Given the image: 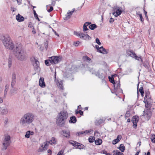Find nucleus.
<instances>
[{
	"instance_id": "1",
	"label": "nucleus",
	"mask_w": 155,
	"mask_h": 155,
	"mask_svg": "<svg viewBox=\"0 0 155 155\" xmlns=\"http://www.w3.org/2000/svg\"><path fill=\"white\" fill-rule=\"evenodd\" d=\"M13 52L15 57L19 60L23 61L25 60L27 58V54L23 48L22 44L20 43H17L15 45Z\"/></svg>"
},
{
	"instance_id": "2",
	"label": "nucleus",
	"mask_w": 155,
	"mask_h": 155,
	"mask_svg": "<svg viewBox=\"0 0 155 155\" xmlns=\"http://www.w3.org/2000/svg\"><path fill=\"white\" fill-rule=\"evenodd\" d=\"M0 39L6 49L12 50L15 48L12 40L9 35H0Z\"/></svg>"
},
{
	"instance_id": "3",
	"label": "nucleus",
	"mask_w": 155,
	"mask_h": 155,
	"mask_svg": "<svg viewBox=\"0 0 155 155\" xmlns=\"http://www.w3.org/2000/svg\"><path fill=\"white\" fill-rule=\"evenodd\" d=\"M34 115L31 112H28L24 114L20 120V124L23 126H27L30 124L34 121Z\"/></svg>"
},
{
	"instance_id": "4",
	"label": "nucleus",
	"mask_w": 155,
	"mask_h": 155,
	"mask_svg": "<svg viewBox=\"0 0 155 155\" xmlns=\"http://www.w3.org/2000/svg\"><path fill=\"white\" fill-rule=\"evenodd\" d=\"M68 116V114L66 111L64 110L60 112L57 117L56 123L57 125L60 127L64 126Z\"/></svg>"
},
{
	"instance_id": "5",
	"label": "nucleus",
	"mask_w": 155,
	"mask_h": 155,
	"mask_svg": "<svg viewBox=\"0 0 155 155\" xmlns=\"http://www.w3.org/2000/svg\"><path fill=\"white\" fill-rule=\"evenodd\" d=\"M90 71L92 72V74H94L96 76L102 80L103 83L106 82V79H107V75L105 71L103 70H99L97 72L93 71V69H91Z\"/></svg>"
},
{
	"instance_id": "6",
	"label": "nucleus",
	"mask_w": 155,
	"mask_h": 155,
	"mask_svg": "<svg viewBox=\"0 0 155 155\" xmlns=\"http://www.w3.org/2000/svg\"><path fill=\"white\" fill-rule=\"evenodd\" d=\"M74 34L83 39L89 40L91 39V37L89 36L87 34H85L83 33H80L76 31H74Z\"/></svg>"
},
{
	"instance_id": "7",
	"label": "nucleus",
	"mask_w": 155,
	"mask_h": 155,
	"mask_svg": "<svg viewBox=\"0 0 155 155\" xmlns=\"http://www.w3.org/2000/svg\"><path fill=\"white\" fill-rule=\"evenodd\" d=\"M127 54L129 56H130L133 58H134L136 59L140 60V59L142 61V60L140 57H138L136 54L131 50H128L127 51Z\"/></svg>"
},
{
	"instance_id": "8",
	"label": "nucleus",
	"mask_w": 155,
	"mask_h": 155,
	"mask_svg": "<svg viewBox=\"0 0 155 155\" xmlns=\"http://www.w3.org/2000/svg\"><path fill=\"white\" fill-rule=\"evenodd\" d=\"M61 59L59 57L53 56L49 58L50 63L51 64H56L59 63Z\"/></svg>"
},
{
	"instance_id": "9",
	"label": "nucleus",
	"mask_w": 155,
	"mask_h": 155,
	"mask_svg": "<svg viewBox=\"0 0 155 155\" xmlns=\"http://www.w3.org/2000/svg\"><path fill=\"white\" fill-rule=\"evenodd\" d=\"M54 78L55 82L56 83V85H57L58 87L61 89L63 90V82L62 80H59L56 78V72H55V75L54 76Z\"/></svg>"
},
{
	"instance_id": "10",
	"label": "nucleus",
	"mask_w": 155,
	"mask_h": 155,
	"mask_svg": "<svg viewBox=\"0 0 155 155\" xmlns=\"http://www.w3.org/2000/svg\"><path fill=\"white\" fill-rule=\"evenodd\" d=\"M121 8V7H117L114 8V10L115 12H113V15L116 17L120 15L122 13Z\"/></svg>"
},
{
	"instance_id": "11",
	"label": "nucleus",
	"mask_w": 155,
	"mask_h": 155,
	"mask_svg": "<svg viewBox=\"0 0 155 155\" xmlns=\"http://www.w3.org/2000/svg\"><path fill=\"white\" fill-rule=\"evenodd\" d=\"M143 102L145 103V106L147 110H149L151 107V103L152 102V100L148 99L147 100H144Z\"/></svg>"
},
{
	"instance_id": "12",
	"label": "nucleus",
	"mask_w": 155,
	"mask_h": 155,
	"mask_svg": "<svg viewBox=\"0 0 155 155\" xmlns=\"http://www.w3.org/2000/svg\"><path fill=\"white\" fill-rule=\"evenodd\" d=\"M114 91H115L117 92V90H118L120 92H121V93H122V90L120 89V81L117 83V82L115 83L114 84Z\"/></svg>"
},
{
	"instance_id": "13",
	"label": "nucleus",
	"mask_w": 155,
	"mask_h": 155,
	"mask_svg": "<svg viewBox=\"0 0 155 155\" xmlns=\"http://www.w3.org/2000/svg\"><path fill=\"white\" fill-rule=\"evenodd\" d=\"M16 74L15 72H13L12 74V79L11 87L12 88L15 85L16 83Z\"/></svg>"
},
{
	"instance_id": "14",
	"label": "nucleus",
	"mask_w": 155,
	"mask_h": 155,
	"mask_svg": "<svg viewBox=\"0 0 155 155\" xmlns=\"http://www.w3.org/2000/svg\"><path fill=\"white\" fill-rule=\"evenodd\" d=\"M144 115L145 117H146L147 120L150 118L151 115V111L149 110H146L143 111Z\"/></svg>"
},
{
	"instance_id": "15",
	"label": "nucleus",
	"mask_w": 155,
	"mask_h": 155,
	"mask_svg": "<svg viewBox=\"0 0 155 155\" xmlns=\"http://www.w3.org/2000/svg\"><path fill=\"white\" fill-rule=\"evenodd\" d=\"M10 142H7L4 140L2 141L3 150H6L10 145Z\"/></svg>"
},
{
	"instance_id": "16",
	"label": "nucleus",
	"mask_w": 155,
	"mask_h": 155,
	"mask_svg": "<svg viewBox=\"0 0 155 155\" xmlns=\"http://www.w3.org/2000/svg\"><path fill=\"white\" fill-rule=\"evenodd\" d=\"M152 100L150 95V92L148 90H147L145 91V96L144 98V100Z\"/></svg>"
},
{
	"instance_id": "17",
	"label": "nucleus",
	"mask_w": 155,
	"mask_h": 155,
	"mask_svg": "<svg viewBox=\"0 0 155 155\" xmlns=\"http://www.w3.org/2000/svg\"><path fill=\"white\" fill-rule=\"evenodd\" d=\"M63 135L67 138L70 137V131L68 130H63L62 131Z\"/></svg>"
},
{
	"instance_id": "18",
	"label": "nucleus",
	"mask_w": 155,
	"mask_h": 155,
	"mask_svg": "<svg viewBox=\"0 0 155 155\" xmlns=\"http://www.w3.org/2000/svg\"><path fill=\"white\" fill-rule=\"evenodd\" d=\"M75 9L73 8L72 9V11L68 12L67 14L65 15V17L64 18V20H68L70 18L71 16L72 15V13L74 12Z\"/></svg>"
},
{
	"instance_id": "19",
	"label": "nucleus",
	"mask_w": 155,
	"mask_h": 155,
	"mask_svg": "<svg viewBox=\"0 0 155 155\" xmlns=\"http://www.w3.org/2000/svg\"><path fill=\"white\" fill-rule=\"evenodd\" d=\"M8 113V109L6 107H0V113L3 115H6Z\"/></svg>"
},
{
	"instance_id": "20",
	"label": "nucleus",
	"mask_w": 155,
	"mask_h": 155,
	"mask_svg": "<svg viewBox=\"0 0 155 155\" xmlns=\"http://www.w3.org/2000/svg\"><path fill=\"white\" fill-rule=\"evenodd\" d=\"M131 121L133 123V126L134 128L136 127L137 126V123L138 122V120L135 117H134L132 118Z\"/></svg>"
},
{
	"instance_id": "21",
	"label": "nucleus",
	"mask_w": 155,
	"mask_h": 155,
	"mask_svg": "<svg viewBox=\"0 0 155 155\" xmlns=\"http://www.w3.org/2000/svg\"><path fill=\"white\" fill-rule=\"evenodd\" d=\"M83 59L84 61L87 62L89 63L92 62L91 59L87 55L84 56L83 57Z\"/></svg>"
},
{
	"instance_id": "22",
	"label": "nucleus",
	"mask_w": 155,
	"mask_h": 155,
	"mask_svg": "<svg viewBox=\"0 0 155 155\" xmlns=\"http://www.w3.org/2000/svg\"><path fill=\"white\" fill-rule=\"evenodd\" d=\"M39 85L40 86L42 87H45V84L44 81V78H40L39 80Z\"/></svg>"
},
{
	"instance_id": "23",
	"label": "nucleus",
	"mask_w": 155,
	"mask_h": 155,
	"mask_svg": "<svg viewBox=\"0 0 155 155\" xmlns=\"http://www.w3.org/2000/svg\"><path fill=\"white\" fill-rule=\"evenodd\" d=\"M16 19L18 22H21L24 21V18L23 16L18 14L16 16Z\"/></svg>"
},
{
	"instance_id": "24",
	"label": "nucleus",
	"mask_w": 155,
	"mask_h": 155,
	"mask_svg": "<svg viewBox=\"0 0 155 155\" xmlns=\"http://www.w3.org/2000/svg\"><path fill=\"white\" fill-rule=\"evenodd\" d=\"M100 50H99V52L103 54H107L108 52L107 51L106 49H105L103 46H101L100 48Z\"/></svg>"
},
{
	"instance_id": "25",
	"label": "nucleus",
	"mask_w": 155,
	"mask_h": 155,
	"mask_svg": "<svg viewBox=\"0 0 155 155\" xmlns=\"http://www.w3.org/2000/svg\"><path fill=\"white\" fill-rule=\"evenodd\" d=\"M64 77L66 78H69V79L71 80V81H73L74 79L73 76L71 74H68L67 73H65L64 75Z\"/></svg>"
},
{
	"instance_id": "26",
	"label": "nucleus",
	"mask_w": 155,
	"mask_h": 155,
	"mask_svg": "<svg viewBox=\"0 0 155 155\" xmlns=\"http://www.w3.org/2000/svg\"><path fill=\"white\" fill-rule=\"evenodd\" d=\"M77 121V119L76 117L74 116L71 117H70V120L69 122L70 123H75Z\"/></svg>"
},
{
	"instance_id": "27",
	"label": "nucleus",
	"mask_w": 155,
	"mask_h": 155,
	"mask_svg": "<svg viewBox=\"0 0 155 155\" xmlns=\"http://www.w3.org/2000/svg\"><path fill=\"white\" fill-rule=\"evenodd\" d=\"M17 93V89L16 88H13L10 91V96H12Z\"/></svg>"
},
{
	"instance_id": "28",
	"label": "nucleus",
	"mask_w": 155,
	"mask_h": 155,
	"mask_svg": "<svg viewBox=\"0 0 155 155\" xmlns=\"http://www.w3.org/2000/svg\"><path fill=\"white\" fill-rule=\"evenodd\" d=\"M10 138L11 137L10 135L7 134H5L3 140L7 142H10Z\"/></svg>"
},
{
	"instance_id": "29",
	"label": "nucleus",
	"mask_w": 155,
	"mask_h": 155,
	"mask_svg": "<svg viewBox=\"0 0 155 155\" xmlns=\"http://www.w3.org/2000/svg\"><path fill=\"white\" fill-rule=\"evenodd\" d=\"M48 143L51 145L56 144V140L55 138L52 137L51 140L48 141Z\"/></svg>"
},
{
	"instance_id": "30",
	"label": "nucleus",
	"mask_w": 155,
	"mask_h": 155,
	"mask_svg": "<svg viewBox=\"0 0 155 155\" xmlns=\"http://www.w3.org/2000/svg\"><path fill=\"white\" fill-rule=\"evenodd\" d=\"M93 131L92 130L90 129L88 130H86L84 131H80V134H84L85 135L86 134L90 133L91 132Z\"/></svg>"
},
{
	"instance_id": "31",
	"label": "nucleus",
	"mask_w": 155,
	"mask_h": 155,
	"mask_svg": "<svg viewBox=\"0 0 155 155\" xmlns=\"http://www.w3.org/2000/svg\"><path fill=\"white\" fill-rule=\"evenodd\" d=\"M117 148L119 149L121 152H124L125 150V147L123 144H121L119 147H117Z\"/></svg>"
},
{
	"instance_id": "32",
	"label": "nucleus",
	"mask_w": 155,
	"mask_h": 155,
	"mask_svg": "<svg viewBox=\"0 0 155 155\" xmlns=\"http://www.w3.org/2000/svg\"><path fill=\"white\" fill-rule=\"evenodd\" d=\"M136 15L137 16H139L140 18V21L141 22H143V18L142 17V14L140 12H136Z\"/></svg>"
},
{
	"instance_id": "33",
	"label": "nucleus",
	"mask_w": 155,
	"mask_h": 155,
	"mask_svg": "<svg viewBox=\"0 0 155 155\" xmlns=\"http://www.w3.org/2000/svg\"><path fill=\"white\" fill-rule=\"evenodd\" d=\"M95 143L97 145H100L102 143V140L101 139H98L95 140Z\"/></svg>"
},
{
	"instance_id": "34",
	"label": "nucleus",
	"mask_w": 155,
	"mask_h": 155,
	"mask_svg": "<svg viewBox=\"0 0 155 155\" xmlns=\"http://www.w3.org/2000/svg\"><path fill=\"white\" fill-rule=\"evenodd\" d=\"M83 146H84L83 145L81 144V143H78V144H75L74 145V147H75L77 148H78V149H81V148L82 149L83 147Z\"/></svg>"
},
{
	"instance_id": "35",
	"label": "nucleus",
	"mask_w": 155,
	"mask_h": 155,
	"mask_svg": "<svg viewBox=\"0 0 155 155\" xmlns=\"http://www.w3.org/2000/svg\"><path fill=\"white\" fill-rule=\"evenodd\" d=\"M97 27V25L96 24H93L90 25L89 26V28L90 29L92 30H93L96 28Z\"/></svg>"
},
{
	"instance_id": "36",
	"label": "nucleus",
	"mask_w": 155,
	"mask_h": 155,
	"mask_svg": "<svg viewBox=\"0 0 155 155\" xmlns=\"http://www.w3.org/2000/svg\"><path fill=\"white\" fill-rule=\"evenodd\" d=\"M48 141H47L44 143V145H43V148L44 149L46 150L47 149L49 145Z\"/></svg>"
},
{
	"instance_id": "37",
	"label": "nucleus",
	"mask_w": 155,
	"mask_h": 155,
	"mask_svg": "<svg viewBox=\"0 0 155 155\" xmlns=\"http://www.w3.org/2000/svg\"><path fill=\"white\" fill-rule=\"evenodd\" d=\"M35 63L34 64V66L36 68H38L39 67V62L35 58H34Z\"/></svg>"
},
{
	"instance_id": "38",
	"label": "nucleus",
	"mask_w": 155,
	"mask_h": 155,
	"mask_svg": "<svg viewBox=\"0 0 155 155\" xmlns=\"http://www.w3.org/2000/svg\"><path fill=\"white\" fill-rule=\"evenodd\" d=\"M9 87V85L8 84H7L5 85V90L4 91V96H5L7 94V91L8 90V89Z\"/></svg>"
},
{
	"instance_id": "39",
	"label": "nucleus",
	"mask_w": 155,
	"mask_h": 155,
	"mask_svg": "<svg viewBox=\"0 0 155 155\" xmlns=\"http://www.w3.org/2000/svg\"><path fill=\"white\" fill-rule=\"evenodd\" d=\"M108 78L109 79V81H110L113 84H115V82L114 81V79L113 77H110V76L108 77Z\"/></svg>"
},
{
	"instance_id": "40",
	"label": "nucleus",
	"mask_w": 155,
	"mask_h": 155,
	"mask_svg": "<svg viewBox=\"0 0 155 155\" xmlns=\"http://www.w3.org/2000/svg\"><path fill=\"white\" fill-rule=\"evenodd\" d=\"M151 141L153 143H155V135L152 134L151 135Z\"/></svg>"
},
{
	"instance_id": "41",
	"label": "nucleus",
	"mask_w": 155,
	"mask_h": 155,
	"mask_svg": "<svg viewBox=\"0 0 155 155\" xmlns=\"http://www.w3.org/2000/svg\"><path fill=\"white\" fill-rule=\"evenodd\" d=\"M12 58L9 57L8 59V65L9 68L11 67L12 66Z\"/></svg>"
},
{
	"instance_id": "42",
	"label": "nucleus",
	"mask_w": 155,
	"mask_h": 155,
	"mask_svg": "<svg viewBox=\"0 0 155 155\" xmlns=\"http://www.w3.org/2000/svg\"><path fill=\"white\" fill-rule=\"evenodd\" d=\"M33 12L35 17V18L36 19L38 20V21H39L40 20L38 17V15L36 13L35 11V10H33Z\"/></svg>"
},
{
	"instance_id": "43",
	"label": "nucleus",
	"mask_w": 155,
	"mask_h": 155,
	"mask_svg": "<svg viewBox=\"0 0 155 155\" xmlns=\"http://www.w3.org/2000/svg\"><path fill=\"white\" fill-rule=\"evenodd\" d=\"M30 130L26 132V134L25 136V138H29L30 136Z\"/></svg>"
},
{
	"instance_id": "44",
	"label": "nucleus",
	"mask_w": 155,
	"mask_h": 155,
	"mask_svg": "<svg viewBox=\"0 0 155 155\" xmlns=\"http://www.w3.org/2000/svg\"><path fill=\"white\" fill-rule=\"evenodd\" d=\"M69 143L71 144L73 146H74V145L75 144H78V143L74 141H71L69 142Z\"/></svg>"
},
{
	"instance_id": "45",
	"label": "nucleus",
	"mask_w": 155,
	"mask_h": 155,
	"mask_svg": "<svg viewBox=\"0 0 155 155\" xmlns=\"http://www.w3.org/2000/svg\"><path fill=\"white\" fill-rule=\"evenodd\" d=\"M119 141V140L117 139H115L114 140L112 141V144L114 145H115L118 143Z\"/></svg>"
},
{
	"instance_id": "46",
	"label": "nucleus",
	"mask_w": 155,
	"mask_h": 155,
	"mask_svg": "<svg viewBox=\"0 0 155 155\" xmlns=\"http://www.w3.org/2000/svg\"><path fill=\"white\" fill-rule=\"evenodd\" d=\"M130 116V113L129 111H127L125 114V116L126 118Z\"/></svg>"
},
{
	"instance_id": "47",
	"label": "nucleus",
	"mask_w": 155,
	"mask_h": 155,
	"mask_svg": "<svg viewBox=\"0 0 155 155\" xmlns=\"http://www.w3.org/2000/svg\"><path fill=\"white\" fill-rule=\"evenodd\" d=\"M80 114L81 115H83V112L81 110H76V114Z\"/></svg>"
},
{
	"instance_id": "48",
	"label": "nucleus",
	"mask_w": 155,
	"mask_h": 155,
	"mask_svg": "<svg viewBox=\"0 0 155 155\" xmlns=\"http://www.w3.org/2000/svg\"><path fill=\"white\" fill-rule=\"evenodd\" d=\"M97 122L96 123L97 125H99L101 124L103 122V120H97Z\"/></svg>"
},
{
	"instance_id": "49",
	"label": "nucleus",
	"mask_w": 155,
	"mask_h": 155,
	"mask_svg": "<svg viewBox=\"0 0 155 155\" xmlns=\"http://www.w3.org/2000/svg\"><path fill=\"white\" fill-rule=\"evenodd\" d=\"M45 150V149H44V148H43V145H42L40 148L38 150V152H42L43 150Z\"/></svg>"
},
{
	"instance_id": "50",
	"label": "nucleus",
	"mask_w": 155,
	"mask_h": 155,
	"mask_svg": "<svg viewBox=\"0 0 155 155\" xmlns=\"http://www.w3.org/2000/svg\"><path fill=\"white\" fill-rule=\"evenodd\" d=\"M96 43L99 45H100L101 44V43L99 39L98 38H97L96 39Z\"/></svg>"
},
{
	"instance_id": "51",
	"label": "nucleus",
	"mask_w": 155,
	"mask_h": 155,
	"mask_svg": "<svg viewBox=\"0 0 155 155\" xmlns=\"http://www.w3.org/2000/svg\"><path fill=\"white\" fill-rule=\"evenodd\" d=\"M87 26H86L85 25H83V31H84L85 32L87 30H89V29L87 28Z\"/></svg>"
},
{
	"instance_id": "52",
	"label": "nucleus",
	"mask_w": 155,
	"mask_h": 155,
	"mask_svg": "<svg viewBox=\"0 0 155 155\" xmlns=\"http://www.w3.org/2000/svg\"><path fill=\"white\" fill-rule=\"evenodd\" d=\"M88 140L89 142L92 143L94 142V139L93 137H92V138H89Z\"/></svg>"
},
{
	"instance_id": "53",
	"label": "nucleus",
	"mask_w": 155,
	"mask_h": 155,
	"mask_svg": "<svg viewBox=\"0 0 155 155\" xmlns=\"http://www.w3.org/2000/svg\"><path fill=\"white\" fill-rule=\"evenodd\" d=\"M80 42L79 41H77L76 42L74 43V45L76 47H77L78 46L79 44H80Z\"/></svg>"
},
{
	"instance_id": "54",
	"label": "nucleus",
	"mask_w": 155,
	"mask_h": 155,
	"mask_svg": "<svg viewBox=\"0 0 155 155\" xmlns=\"http://www.w3.org/2000/svg\"><path fill=\"white\" fill-rule=\"evenodd\" d=\"M49 62H50L49 59V60H45V64L47 66L49 65Z\"/></svg>"
},
{
	"instance_id": "55",
	"label": "nucleus",
	"mask_w": 155,
	"mask_h": 155,
	"mask_svg": "<svg viewBox=\"0 0 155 155\" xmlns=\"http://www.w3.org/2000/svg\"><path fill=\"white\" fill-rule=\"evenodd\" d=\"M139 91L140 93L142 92H144L143 89V87H140L139 89Z\"/></svg>"
},
{
	"instance_id": "56",
	"label": "nucleus",
	"mask_w": 155,
	"mask_h": 155,
	"mask_svg": "<svg viewBox=\"0 0 155 155\" xmlns=\"http://www.w3.org/2000/svg\"><path fill=\"white\" fill-rule=\"evenodd\" d=\"M114 19L112 18H111L110 19L109 22L110 23H112L114 21Z\"/></svg>"
},
{
	"instance_id": "57",
	"label": "nucleus",
	"mask_w": 155,
	"mask_h": 155,
	"mask_svg": "<svg viewBox=\"0 0 155 155\" xmlns=\"http://www.w3.org/2000/svg\"><path fill=\"white\" fill-rule=\"evenodd\" d=\"M28 27L29 28H31L33 27L32 24L31 22H29L28 24Z\"/></svg>"
},
{
	"instance_id": "58",
	"label": "nucleus",
	"mask_w": 155,
	"mask_h": 155,
	"mask_svg": "<svg viewBox=\"0 0 155 155\" xmlns=\"http://www.w3.org/2000/svg\"><path fill=\"white\" fill-rule=\"evenodd\" d=\"M53 10V8L52 6H50V8L48 10V12H50Z\"/></svg>"
},
{
	"instance_id": "59",
	"label": "nucleus",
	"mask_w": 155,
	"mask_h": 155,
	"mask_svg": "<svg viewBox=\"0 0 155 155\" xmlns=\"http://www.w3.org/2000/svg\"><path fill=\"white\" fill-rule=\"evenodd\" d=\"M8 119L7 118H6L5 119L4 124L5 125H6L8 122Z\"/></svg>"
},
{
	"instance_id": "60",
	"label": "nucleus",
	"mask_w": 155,
	"mask_h": 155,
	"mask_svg": "<svg viewBox=\"0 0 155 155\" xmlns=\"http://www.w3.org/2000/svg\"><path fill=\"white\" fill-rule=\"evenodd\" d=\"M91 22H85L84 25H86V26H88V25H89L90 24H91Z\"/></svg>"
},
{
	"instance_id": "61",
	"label": "nucleus",
	"mask_w": 155,
	"mask_h": 155,
	"mask_svg": "<svg viewBox=\"0 0 155 155\" xmlns=\"http://www.w3.org/2000/svg\"><path fill=\"white\" fill-rule=\"evenodd\" d=\"M63 152H64V151L61 150L59 152H58V153L57 155H61Z\"/></svg>"
},
{
	"instance_id": "62",
	"label": "nucleus",
	"mask_w": 155,
	"mask_h": 155,
	"mask_svg": "<svg viewBox=\"0 0 155 155\" xmlns=\"http://www.w3.org/2000/svg\"><path fill=\"white\" fill-rule=\"evenodd\" d=\"M32 29V33L34 34H35L36 32L35 29L34 27H33Z\"/></svg>"
},
{
	"instance_id": "63",
	"label": "nucleus",
	"mask_w": 155,
	"mask_h": 155,
	"mask_svg": "<svg viewBox=\"0 0 155 155\" xmlns=\"http://www.w3.org/2000/svg\"><path fill=\"white\" fill-rule=\"evenodd\" d=\"M121 138H122V136L120 135H118L117 136L116 139H117L119 140V141H120V139H121Z\"/></svg>"
},
{
	"instance_id": "64",
	"label": "nucleus",
	"mask_w": 155,
	"mask_h": 155,
	"mask_svg": "<svg viewBox=\"0 0 155 155\" xmlns=\"http://www.w3.org/2000/svg\"><path fill=\"white\" fill-rule=\"evenodd\" d=\"M141 142L139 141V142L137 144V147H139L141 145Z\"/></svg>"
}]
</instances>
